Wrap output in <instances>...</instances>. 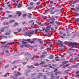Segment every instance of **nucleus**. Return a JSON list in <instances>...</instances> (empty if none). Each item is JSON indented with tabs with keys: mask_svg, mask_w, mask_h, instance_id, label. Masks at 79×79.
I'll use <instances>...</instances> for the list:
<instances>
[{
	"mask_svg": "<svg viewBox=\"0 0 79 79\" xmlns=\"http://www.w3.org/2000/svg\"><path fill=\"white\" fill-rule=\"evenodd\" d=\"M22 43L23 44L20 46V48H23V47H25L27 48H29V47H30V45L27 44V43L26 42L24 41H23Z\"/></svg>",
	"mask_w": 79,
	"mask_h": 79,
	"instance_id": "f257e3e1",
	"label": "nucleus"
},
{
	"mask_svg": "<svg viewBox=\"0 0 79 79\" xmlns=\"http://www.w3.org/2000/svg\"><path fill=\"white\" fill-rule=\"evenodd\" d=\"M50 20H51L52 21L49 22V24H53L55 23V21H56V19H55V18L52 17L51 18V19H49V21H50Z\"/></svg>",
	"mask_w": 79,
	"mask_h": 79,
	"instance_id": "f03ea898",
	"label": "nucleus"
},
{
	"mask_svg": "<svg viewBox=\"0 0 79 79\" xmlns=\"http://www.w3.org/2000/svg\"><path fill=\"white\" fill-rule=\"evenodd\" d=\"M55 7H51L50 8L49 13L50 15H53V14H55V11H53V10H55Z\"/></svg>",
	"mask_w": 79,
	"mask_h": 79,
	"instance_id": "7ed1b4c3",
	"label": "nucleus"
},
{
	"mask_svg": "<svg viewBox=\"0 0 79 79\" xmlns=\"http://www.w3.org/2000/svg\"><path fill=\"white\" fill-rule=\"evenodd\" d=\"M71 45H73V47H74V48H77V43H72Z\"/></svg>",
	"mask_w": 79,
	"mask_h": 79,
	"instance_id": "20e7f679",
	"label": "nucleus"
},
{
	"mask_svg": "<svg viewBox=\"0 0 79 79\" xmlns=\"http://www.w3.org/2000/svg\"><path fill=\"white\" fill-rule=\"evenodd\" d=\"M34 21L33 20H30V27H33V26L34 25Z\"/></svg>",
	"mask_w": 79,
	"mask_h": 79,
	"instance_id": "39448f33",
	"label": "nucleus"
},
{
	"mask_svg": "<svg viewBox=\"0 0 79 79\" xmlns=\"http://www.w3.org/2000/svg\"><path fill=\"white\" fill-rule=\"evenodd\" d=\"M58 44L59 47H62L63 46V42L61 41H59Z\"/></svg>",
	"mask_w": 79,
	"mask_h": 79,
	"instance_id": "423d86ee",
	"label": "nucleus"
},
{
	"mask_svg": "<svg viewBox=\"0 0 79 79\" xmlns=\"http://www.w3.org/2000/svg\"><path fill=\"white\" fill-rule=\"evenodd\" d=\"M51 25H49L48 26V28H49V29H51V31H55V29H53V27H51Z\"/></svg>",
	"mask_w": 79,
	"mask_h": 79,
	"instance_id": "0eeeda50",
	"label": "nucleus"
},
{
	"mask_svg": "<svg viewBox=\"0 0 79 79\" xmlns=\"http://www.w3.org/2000/svg\"><path fill=\"white\" fill-rule=\"evenodd\" d=\"M61 73L60 71L56 72L55 73V75H58V74H60Z\"/></svg>",
	"mask_w": 79,
	"mask_h": 79,
	"instance_id": "6e6552de",
	"label": "nucleus"
},
{
	"mask_svg": "<svg viewBox=\"0 0 79 79\" xmlns=\"http://www.w3.org/2000/svg\"><path fill=\"white\" fill-rule=\"evenodd\" d=\"M11 32V30H10L6 32V33L5 34V35H10V32Z\"/></svg>",
	"mask_w": 79,
	"mask_h": 79,
	"instance_id": "1a4fd4ad",
	"label": "nucleus"
},
{
	"mask_svg": "<svg viewBox=\"0 0 79 79\" xmlns=\"http://www.w3.org/2000/svg\"><path fill=\"white\" fill-rule=\"evenodd\" d=\"M30 34V33H28L27 32H26L24 34V35L25 36H28Z\"/></svg>",
	"mask_w": 79,
	"mask_h": 79,
	"instance_id": "9d476101",
	"label": "nucleus"
},
{
	"mask_svg": "<svg viewBox=\"0 0 79 79\" xmlns=\"http://www.w3.org/2000/svg\"><path fill=\"white\" fill-rule=\"evenodd\" d=\"M2 48H4V49H7L8 47L6 46H1Z\"/></svg>",
	"mask_w": 79,
	"mask_h": 79,
	"instance_id": "9b49d317",
	"label": "nucleus"
},
{
	"mask_svg": "<svg viewBox=\"0 0 79 79\" xmlns=\"http://www.w3.org/2000/svg\"><path fill=\"white\" fill-rule=\"evenodd\" d=\"M30 18L31 19H34V15H33L32 16V15H31L30 16Z\"/></svg>",
	"mask_w": 79,
	"mask_h": 79,
	"instance_id": "f8f14e48",
	"label": "nucleus"
},
{
	"mask_svg": "<svg viewBox=\"0 0 79 79\" xmlns=\"http://www.w3.org/2000/svg\"><path fill=\"white\" fill-rule=\"evenodd\" d=\"M16 14H17V15H18V16H21V12L17 11V12H16Z\"/></svg>",
	"mask_w": 79,
	"mask_h": 79,
	"instance_id": "ddd939ff",
	"label": "nucleus"
},
{
	"mask_svg": "<svg viewBox=\"0 0 79 79\" xmlns=\"http://www.w3.org/2000/svg\"><path fill=\"white\" fill-rule=\"evenodd\" d=\"M34 33V31L33 30H30V34H33Z\"/></svg>",
	"mask_w": 79,
	"mask_h": 79,
	"instance_id": "4468645a",
	"label": "nucleus"
},
{
	"mask_svg": "<svg viewBox=\"0 0 79 79\" xmlns=\"http://www.w3.org/2000/svg\"><path fill=\"white\" fill-rule=\"evenodd\" d=\"M56 59V61H59L60 60H59V57H58V56H57L55 58Z\"/></svg>",
	"mask_w": 79,
	"mask_h": 79,
	"instance_id": "2eb2a0df",
	"label": "nucleus"
},
{
	"mask_svg": "<svg viewBox=\"0 0 79 79\" xmlns=\"http://www.w3.org/2000/svg\"><path fill=\"white\" fill-rule=\"evenodd\" d=\"M38 40H40V44H43V42L42 41H41L42 40L41 39H38Z\"/></svg>",
	"mask_w": 79,
	"mask_h": 79,
	"instance_id": "dca6fc26",
	"label": "nucleus"
},
{
	"mask_svg": "<svg viewBox=\"0 0 79 79\" xmlns=\"http://www.w3.org/2000/svg\"><path fill=\"white\" fill-rule=\"evenodd\" d=\"M49 4L50 5H54L55 4V3H53V1H51L50 2Z\"/></svg>",
	"mask_w": 79,
	"mask_h": 79,
	"instance_id": "f3484780",
	"label": "nucleus"
},
{
	"mask_svg": "<svg viewBox=\"0 0 79 79\" xmlns=\"http://www.w3.org/2000/svg\"><path fill=\"white\" fill-rule=\"evenodd\" d=\"M23 4H20L18 5L17 7L18 8H21L22 6H23Z\"/></svg>",
	"mask_w": 79,
	"mask_h": 79,
	"instance_id": "a211bd4d",
	"label": "nucleus"
},
{
	"mask_svg": "<svg viewBox=\"0 0 79 79\" xmlns=\"http://www.w3.org/2000/svg\"><path fill=\"white\" fill-rule=\"evenodd\" d=\"M53 58H54V56H53V55H52L50 56L49 58L50 59H53Z\"/></svg>",
	"mask_w": 79,
	"mask_h": 79,
	"instance_id": "6ab92c4d",
	"label": "nucleus"
},
{
	"mask_svg": "<svg viewBox=\"0 0 79 79\" xmlns=\"http://www.w3.org/2000/svg\"><path fill=\"white\" fill-rule=\"evenodd\" d=\"M41 19H42L43 20H46L45 17H44V15H42V17L41 18Z\"/></svg>",
	"mask_w": 79,
	"mask_h": 79,
	"instance_id": "aec40b11",
	"label": "nucleus"
},
{
	"mask_svg": "<svg viewBox=\"0 0 79 79\" xmlns=\"http://www.w3.org/2000/svg\"><path fill=\"white\" fill-rule=\"evenodd\" d=\"M6 43V41L2 42L1 43V44H2V45H4V44H5Z\"/></svg>",
	"mask_w": 79,
	"mask_h": 79,
	"instance_id": "412c9836",
	"label": "nucleus"
},
{
	"mask_svg": "<svg viewBox=\"0 0 79 79\" xmlns=\"http://www.w3.org/2000/svg\"><path fill=\"white\" fill-rule=\"evenodd\" d=\"M36 75V74L35 73H33V74H31V77H33L34 76H35Z\"/></svg>",
	"mask_w": 79,
	"mask_h": 79,
	"instance_id": "4be33fe9",
	"label": "nucleus"
},
{
	"mask_svg": "<svg viewBox=\"0 0 79 79\" xmlns=\"http://www.w3.org/2000/svg\"><path fill=\"white\" fill-rule=\"evenodd\" d=\"M12 17H13V15H9L8 16V18H12Z\"/></svg>",
	"mask_w": 79,
	"mask_h": 79,
	"instance_id": "5701e85b",
	"label": "nucleus"
},
{
	"mask_svg": "<svg viewBox=\"0 0 79 79\" xmlns=\"http://www.w3.org/2000/svg\"><path fill=\"white\" fill-rule=\"evenodd\" d=\"M45 32H46V33L48 34H50V33L48 32V29H46V30H45Z\"/></svg>",
	"mask_w": 79,
	"mask_h": 79,
	"instance_id": "b1692460",
	"label": "nucleus"
},
{
	"mask_svg": "<svg viewBox=\"0 0 79 79\" xmlns=\"http://www.w3.org/2000/svg\"><path fill=\"white\" fill-rule=\"evenodd\" d=\"M36 23H37V24H39V25H40V24H42L41 22H39L38 21H36Z\"/></svg>",
	"mask_w": 79,
	"mask_h": 79,
	"instance_id": "393cba45",
	"label": "nucleus"
},
{
	"mask_svg": "<svg viewBox=\"0 0 79 79\" xmlns=\"http://www.w3.org/2000/svg\"><path fill=\"white\" fill-rule=\"evenodd\" d=\"M75 21L77 22H79V18H77L75 19Z\"/></svg>",
	"mask_w": 79,
	"mask_h": 79,
	"instance_id": "a878e982",
	"label": "nucleus"
},
{
	"mask_svg": "<svg viewBox=\"0 0 79 79\" xmlns=\"http://www.w3.org/2000/svg\"><path fill=\"white\" fill-rule=\"evenodd\" d=\"M69 69H67V70L65 71V73L67 74H68V73H69Z\"/></svg>",
	"mask_w": 79,
	"mask_h": 79,
	"instance_id": "bb28decb",
	"label": "nucleus"
},
{
	"mask_svg": "<svg viewBox=\"0 0 79 79\" xmlns=\"http://www.w3.org/2000/svg\"><path fill=\"white\" fill-rule=\"evenodd\" d=\"M30 72V70H27L26 72V74H27L28 73H29Z\"/></svg>",
	"mask_w": 79,
	"mask_h": 79,
	"instance_id": "cd10ccee",
	"label": "nucleus"
},
{
	"mask_svg": "<svg viewBox=\"0 0 79 79\" xmlns=\"http://www.w3.org/2000/svg\"><path fill=\"white\" fill-rule=\"evenodd\" d=\"M16 60L13 61V62H11L12 64H15V63H16Z\"/></svg>",
	"mask_w": 79,
	"mask_h": 79,
	"instance_id": "c85d7f7f",
	"label": "nucleus"
},
{
	"mask_svg": "<svg viewBox=\"0 0 79 79\" xmlns=\"http://www.w3.org/2000/svg\"><path fill=\"white\" fill-rule=\"evenodd\" d=\"M34 65L35 66H38L39 65V64H34Z\"/></svg>",
	"mask_w": 79,
	"mask_h": 79,
	"instance_id": "c756f323",
	"label": "nucleus"
},
{
	"mask_svg": "<svg viewBox=\"0 0 79 79\" xmlns=\"http://www.w3.org/2000/svg\"><path fill=\"white\" fill-rule=\"evenodd\" d=\"M35 58V56L34 55L33 56V58H31V60H33Z\"/></svg>",
	"mask_w": 79,
	"mask_h": 79,
	"instance_id": "7c9ffc66",
	"label": "nucleus"
},
{
	"mask_svg": "<svg viewBox=\"0 0 79 79\" xmlns=\"http://www.w3.org/2000/svg\"><path fill=\"white\" fill-rule=\"evenodd\" d=\"M75 16H79V13H75Z\"/></svg>",
	"mask_w": 79,
	"mask_h": 79,
	"instance_id": "2f4dec72",
	"label": "nucleus"
},
{
	"mask_svg": "<svg viewBox=\"0 0 79 79\" xmlns=\"http://www.w3.org/2000/svg\"><path fill=\"white\" fill-rule=\"evenodd\" d=\"M14 22H15V20L12 19L10 20V23H14Z\"/></svg>",
	"mask_w": 79,
	"mask_h": 79,
	"instance_id": "473e14b6",
	"label": "nucleus"
},
{
	"mask_svg": "<svg viewBox=\"0 0 79 79\" xmlns=\"http://www.w3.org/2000/svg\"><path fill=\"white\" fill-rule=\"evenodd\" d=\"M63 10H64V9L63 8H62V9H60V12H61V11H63Z\"/></svg>",
	"mask_w": 79,
	"mask_h": 79,
	"instance_id": "72a5a7b5",
	"label": "nucleus"
},
{
	"mask_svg": "<svg viewBox=\"0 0 79 79\" xmlns=\"http://www.w3.org/2000/svg\"><path fill=\"white\" fill-rule=\"evenodd\" d=\"M30 44H34V41H30Z\"/></svg>",
	"mask_w": 79,
	"mask_h": 79,
	"instance_id": "f704fd0d",
	"label": "nucleus"
},
{
	"mask_svg": "<svg viewBox=\"0 0 79 79\" xmlns=\"http://www.w3.org/2000/svg\"><path fill=\"white\" fill-rule=\"evenodd\" d=\"M67 63V61H65V62H62L63 64H66V63Z\"/></svg>",
	"mask_w": 79,
	"mask_h": 79,
	"instance_id": "c9c22d12",
	"label": "nucleus"
},
{
	"mask_svg": "<svg viewBox=\"0 0 79 79\" xmlns=\"http://www.w3.org/2000/svg\"><path fill=\"white\" fill-rule=\"evenodd\" d=\"M9 66V65H6L5 66V69H6V68H8Z\"/></svg>",
	"mask_w": 79,
	"mask_h": 79,
	"instance_id": "e433bc0d",
	"label": "nucleus"
},
{
	"mask_svg": "<svg viewBox=\"0 0 79 79\" xmlns=\"http://www.w3.org/2000/svg\"><path fill=\"white\" fill-rule=\"evenodd\" d=\"M76 10L78 11H79V6H78Z\"/></svg>",
	"mask_w": 79,
	"mask_h": 79,
	"instance_id": "4c0bfd02",
	"label": "nucleus"
},
{
	"mask_svg": "<svg viewBox=\"0 0 79 79\" xmlns=\"http://www.w3.org/2000/svg\"><path fill=\"white\" fill-rule=\"evenodd\" d=\"M30 5H31V6H33V5H34V3L32 2H30Z\"/></svg>",
	"mask_w": 79,
	"mask_h": 79,
	"instance_id": "58836bf2",
	"label": "nucleus"
},
{
	"mask_svg": "<svg viewBox=\"0 0 79 79\" xmlns=\"http://www.w3.org/2000/svg\"><path fill=\"white\" fill-rule=\"evenodd\" d=\"M29 55V53L28 52H27L25 54V55Z\"/></svg>",
	"mask_w": 79,
	"mask_h": 79,
	"instance_id": "ea45409f",
	"label": "nucleus"
},
{
	"mask_svg": "<svg viewBox=\"0 0 79 79\" xmlns=\"http://www.w3.org/2000/svg\"><path fill=\"white\" fill-rule=\"evenodd\" d=\"M48 50L49 52H51V51H52V48H49Z\"/></svg>",
	"mask_w": 79,
	"mask_h": 79,
	"instance_id": "a19ab883",
	"label": "nucleus"
},
{
	"mask_svg": "<svg viewBox=\"0 0 79 79\" xmlns=\"http://www.w3.org/2000/svg\"><path fill=\"white\" fill-rule=\"evenodd\" d=\"M27 16V14H24L23 15V17H25V16Z\"/></svg>",
	"mask_w": 79,
	"mask_h": 79,
	"instance_id": "79ce46f5",
	"label": "nucleus"
},
{
	"mask_svg": "<svg viewBox=\"0 0 79 79\" xmlns=\"http://www.w3.org/2000/svg\"><path fill=\"white\" fill-rule=\"evenodd\" d=\"M2 39H7V36H2Z\"/></svg>",
	"mask_w": 79,
	"mask_h": 79,
	"instance_id": "37998d69",
	"label": "nucleus"
},
{
	"mask_svg": "<svg viewBox=\"0 0 79 79\" xmlns=\"http://www.w3.org/2000/svg\"><path fill=\"white\" fill-rule=\"evenodd\" d=\"M45 55H43L41 56L40 58H44V57H45Z\"/></svg>",
	"mask_w": 79,
	"mask_h": 79,
	"instance_id": "c03bdc74",
	"label": "nucleus"
},
{
	"mask_svg": "<svg viewBox=\"0 0 79 79\" xmlns=\"http://www.w3.org/2000/svg\"><path fill=\"white\" fill-rule=\"evenodd\" d=\"M71 10H72L73 11H76V9H74L73 8H71Z\"/></svg>",
	"mask_w": 79,
	"mask_h": 79,
	"instance_id": "a18cd8bd",
	"label": "nucleus"
},
{
	"mask_svg": "<svg viewBox=\"0 0 79 79\" xmlns=\"http://www.w3.org/2000/svg\"><path fill=\"white\" fill-rule=\"evenodd\" d=\"M54 11L55 13V12H58V11H59V10L57 9L55 10Z\"/></svg>",
	"mask_w": 79,
	"mask_h": 79,
	"instance_id": "49530a36",
	"label": "nucleus"
},
{
	"mask_svg": "<svg viewBox=\"0 0 79 79\" xmlns=\"http://www.w3.org/2000/svg\"><path fill=\"white\" fill-rule=\"evenodd\" d=\"M11 6H11V4H10L9 5H7V6L8 7H11Z\"/></svg>",
	"mask_w": 79,
	"mask_h": 79,
	"instance_id": "de8ad7c7",
	"label": "nucleus"
},
{
	"mask_svg": "<svg viewBox=\"0 0 79 79\" xmlns=\"http://www.w3.org/2000/svg\"><path fill=\"white\" fill-rule=\"evenodd\" d=\"M78 59V57H76V58H75L74 59V61H77V60Z\"/></svg>",
	"mask_w": 79,
	"mask_h": 79,
	"instance_id": "09e8293b",
	"label": "nucleus"
},
{
	"mask_svg": "<svg viewBox=\"0 0 79 79\" xmlns=\"http://www.w3.org/2000/svg\"><path fill=\"white\" fill-rule=\"evenodd\" d=\"M18 24V23H16L15 24V25H14V26H16Z\"/></svg>",
	"mask_w": 79,
	"mask_h": 79,
	"instance_id": "8fccbe9b",
	"label": "nucleus"
},
{
	"mask_svg": "<svg viewBox=\"0 0 79 79\" xmlns=\"http://www.w3.org/2000/svg\"><path fill=\"white\" fill-rule=\"evenodd\" d=\"M17 74L18 76H19L21 74V73H19V72H17Z\"/></svg>",
	"mask_w": 79,
	"mask_h": 79,
	"instance_id": "3c124183",
	"label": "nucleus"
},
{
	"mask_svg": "<svg viewBox=\"0 0 79 79\" xmlns=\"http://www.w3.org/2000/svg\"><path fill=\"white\" fill-rule=\"evenodd\" d=\"M44 46H43L41 48V50H42L44 49Z\"/></svg>",
	"mask_w": 79,
	"mask_h": 79,
	"instance_id": "603ef678",
	"label": "nucleus"
},
{
	"mask_svg": "<svg viewBox=\"0 0 79 79\" xmlns=\"http://www.w3.org/2000/svg\"><path fill=\"white\" fill-rule=\"evenodd\" d=\"M26 42H30V39H27Z\"/></svg>",
	"mask_w": 79,
	"mask_h": 79,
	"instance_id": "864d4df0",
	"label": "nucleus"
},
{
	"mask_svg": "<svg viewBox=\"0 0 79 79\" xmlns=\"http://www.w3.org/2000/svg\"><path fill=\"white\" fill-rule=\"evenodd\" d=\"M3 24H4V25H8V23H6L5 22H4Z\"/></svg>",
	"mask_w": 79,
	"mask_h": 79,
	"instance_id": "5fc2aeb1",
	"label": "nucleus"
},
{
	"mask_svg": "<svg viewBox=\"0 0 79 79\" xmlns=\"http://www.w3.org/2000/svg\"><path fill=\"white\" fill-rule=\"evenodd\" d=\"M70 61H73V58H71L70 59Z\"/></svg>",
	"mask_w": 79,
	"mask_h": 79,
	"instance_id": "6e6d98bb",
	"label": "nucleus"
},
{
	"mask_svg": "<svg viewBox=\"0 0 79 79\" xmlns=\"http://www.w3.org/2000/svg\"><path fill=\"white\" fill-rule=\"evenodd\" d=\"M76 77H77V78H79V75H76Z\"/></svg>",
	"mask_w": 79,
	"mask_h": 79,
	"instance_id": "4d7b16f0",
	"label": "nucleus"
},
{
	"mask_svg": "<svg viewBox=\"0 0 79 79\" xmlns=\"http://www.w3.org/2000/svg\"><path fill=\"white\" fill-rule=\"evenodd\" d=\"M48 65H44L43 66V67H47Z\"/></svg>",
	"mask_w": 79,
	"mask_h": 79,
	"instance_id": "13d9d810",
	"label": "nucleus"
},
{
	"mask_svg": "<svg viewBox=\"0 0 79 79\" xmlns=\"http://www.w3.org/2000/svg\"><path fill=\"white\" fill-rule=\"evenodd\" d=\"M17 31H18V32H20L21 31V30L20 29H19L17 30Z\"/></svg>",
	"mask_w": 79,
	"mask_h": 79,
	"instance_id": "bf43d9fd",
	"label": "nucleus"
},
{
	"mask_svg": "<svg viewBox=\"0 0 79 79\" xmlns=\"http://www.w3.org/2000/svg\"><path fill=\"white\" fill-rule=\"evenodd\" d=\"M44 79H47V78L46 77V75H44Z\"/></svg>",
	"mask_w": 79,
	"mask_h": 79,
	"instance_id": "052dcab7",
	"label": "nucleus"
},
{
	"mask_svg": "<svg viewBox=\"0 0 79 79\" xmlns=\"http://www.w3.org/2000/svg\"><path fill=\"white\" fill-rule=\"evenodd\" d=\"M40 3V2H38L36 3L37 5H39Z\"/></svg>",
	"mask_w": 79,
	"mask_h": 79,
	"instance_id": "680f3d73",
	"label": "nucleus"
},
{
	"mask_svg": "<svg viewBox=\"0 0 79 79\" xmlns=\"http://www.w3.org/2000/svg\"><path fill=\"white\" fill-rule=\"evenodd\" d=\"M34 8V6H31L30 7V10H32Z\"/></svg>",
	"mask_w": 79,
	"mask_h": 79,
	"instance_id": "e2e57ef3",
	"label": "nucleus"
},
{
	"mask_svg": "<svg viewBox=\"0 0 79 79\" xmlns=\"http://www.w3.org/2000/svg\"><path fill=\"white\" fill-rule=\"evenodd\" d=\"M10 2H7V3H6V5H9L10 4Z\"/></svg>",
	"mask_w": 79,
	"mask_h": 79,
	"instance_id": "0e129e2a",
	"label": "nucleus"
},
{
	"mask_svg": "<svg viewBox=\"0 0 79 79\" xmlns=\"http://www.w3.org/2000/svg\"><path fill=\"white\" fill-rule=\"evenodd\" d=\"M43 54L44 55H44H47V52H43Z\"/></svg>",
	"mask_w": 79,
	"mask_h": 79,
	"instance_id": "69168bd1",
	"label": "nucleus"
},
{
	"mask_svg": "<svg viewBox=\"0 0 79 79\" xmlns=\"http://www.w3.org/2000/svg\"><path fill=\"white\" fill-rule=\"evenodd\" d=\"M55 23L56 24H58V23H60V22L56 21L55 22Z\"/></svg>",
	"mask_w": 79,
	"mask_h": 79,
	"instance_id": "338daca9",
	"label": "nucleus"
},
{
	"mask_svg": "<svg viewBox=\"0 0 79 79\" xmlns=\"http://www.w3.org/2000/svg\"><path fill=\"white\" fill-rule=\"evenodd\" d=\"M8 19V18L4 17V19Z\"/></svg>",
	"mask_w": 79,
	"mask_h": 79,
	"instance_id": "774afa93",
	"label": "nucleus"
}]
</instances>
